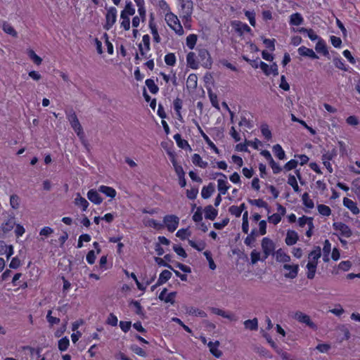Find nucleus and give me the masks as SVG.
Instances as JSON below:
<instances>
[{
    "label": "nucleus",
    "instance_id": "1",
    "mask_svg": "<svg viewBox=\"0 0 360 360\" xmlns=\"http://www.w3.org/2000/svg\"><path fill=\"white\" fill-rule=\"evenodd\" d=\"M165 20L167 25L177 34L181 36L184 34V29L177 16L169 12L165 15Z\"/></svg>",
    "mask_w": 360,
    "mask_h": 360
},
{
    "label": "nucleus",
    "instance_id": "2",
    "mask_svg": "<svg viewBox=\"0 0 360 360\" xmlns=\"http://www.w3.org/2000/svg\"><path fill=\"white\" fill-rule=\"evenodd\" d=\"M179 223V218L177 216L174 214L166 215L163 219V224L159 223V230L166 227L169 232L172 233L177 229Z\"/></svg>",
    "mask_w": 360,
    "mask_h": 360
},
{
    "label": "nucleus",
    "instance_id": "3",
    "mask_svg": "<svg viewBox=\"0 0 360 360\" xmlns=\"http://www.w3.org/2000/svg\"><path fill=\"white\" fill-rule=\"evenodd\" d=\"M66 117L70 123L71 127L78 136L83 134L82 127L77 117V115L73 109H69L65 111Z\"/></svg>",
    "mask_w": 360,
    "mask_h": 360
},
{
    "label": "nucleus",
    "instance_id": "4",
    "mask_svg": "<svg viewBox=\"0 0 360 360\" xmlns=\"http://www.w3.org/2000/svg\"><path fill=\"white\" fill-rule=\"evenodd\" d=\"M198 58L201 65L207 69H210L212 65V60L209 51L205 49H200L198 51Z\"/></svg>",
    "mask_w": 360,
    "mask_h": 360
},
{
    "label": "nucleus",
    "instance_id": "5",
    "mask_svg": "<svg viewBox=\"0 0 360 360\" xmlns=\"http://www.w3.org/2000/svg\"><path fill=\"white\" fill-rule=\"evenodd\" d=\"M107 9L105 15V23L103 28L105 30H109L116 22L117 11L115 7H110Z\"/></svg>",
    "mask_w": 360,
    "mask_h": 360
},
{
    "label": "nucleus",
    "instance_id": "6",
    "mask_svg": "<svg viewBox=\"0 0 360 360\" xmlns=\"http://www.w3.org/2000/svg\"><path fill=\"white\" fill-rule=\"evenodd\" d=\"M295 319H296L297 321L305 323L307 326H309L310 328L316 330L317 329V326L311 320L309 316L301 312V311H296L294 315Z\"/></svg>",
    "mask_w": 360,
    "mask_h": 360
},
{
    "label": "nucleus",
    "instance_id": "7",
    "mask_svg": "<svg viewBox=\"0 0 360 360\" xmlns=\"http://www.w3.org/2000/svg\"><path fill=\"white\" fill-rule=\"evenodd\" d=\"M333 228L335 231H340V235L343 237L349 238L352 235V231L347 224L342 222H334Z\"/></svg>",
    "mask_w": 360,
    "mask_h": 360
},
{
    "label": "nucleus",
    "instance_id": "8",
    "mask_svg": "<svg viewBox=\"0 0 360 360\" xmlns=\"http://www.w3.org/2000/svg\"><path fill=\"white\" fill-rule=\"evenodd\" d=\"M261 245L263 250V253L265 255V256L274 255V252H276L274 251L275 244L272 240L267 237H265L262 239Z\"/></svg>",
    "mask_w": 360,
    "mask_h": 360
},
{
    "label": "nucleus",
    "instance_id": "9",
    "mask_svg": "<svg viewBox=\"0 0 360 360\" xmlns=\"http://www.w3.org/2000/svg\"><path fill=\"white\" fill-rule=\"evenodd\" d=\"M283 268V269L288 271V273H285L284 274V276L286 278L293 279L297 276L299 271L298 264H284Z\"/></svg>",
    "mask_w": 360,
    "mask_h": 360
},
{
    "label": "nucleus",
    "instance_id": "10",
    "mask_svg": "<svg viewBox=\"0 0 360 360\" xmlns=\"http://www.w3.org/2000/svg\"><path fill=\"white\" fill-rule=\"evenodd\" d=\"M216 176H221L223 179H219L217 181L218 185V191H219V194L224 195L229 190L230 186H226L227 181H226V176L221 173V172H217L215 174Z\"/></svg>",
    "mask_w": 360,
    "mask_h": 360
},
{
    "label": "nucleus",
    "instance_id": "11",
    "mask_svg": "<svg viewBox=\"0 0 360 360\" xmlns=\"http://www.w3.org/2000/svg\"><path fill=\"white\" fill-rule=\"evenodd\" d=\"M176 295V292H167V289L165 288L159 294V300L173 304L175 302Z\"/></svg>",
    "mask_w": 360,
    "mask_h": 360
},
{
    "label": "nucleus",
    "instance_id": "12",
    "mask_svg": "<svg viewBox=\"0 0 360 360\" xmlns=\"http://www.w3.org/2000/svg\"><path fill=\"white\" fill-rule=\"evenodd\" d=\"M231 25L234 27L236 32L239 36H242L244 32H251V28L246 24L239 20H234L231 22Z\"/></svg>",
    "mask_w": 360,
    "mask_h": 360
},
{
    "label": "nucleus",
    "instance_id": "13",
    "mask_svg": "<svg viewBox=\"0 0 360 360\" xmlns=\"http://www.w3.org/2000/svg\"><path fill=\"white\" fill-rule=\"evenodd\" d=\"M315 50L318 53H321L328 59L330 58L329 51L326 41L323 39H319L315 46Z\"/></svg>",
    "mask_w": 360,
    "mask_h": 360
},
{
    "label": "nucleus",
    "instance_id": "14",
    "mask_svg": "<svg viewBox=\"0 0 360 360\" xmlns=\"http://www.w3.org/2000/svg\"><path fill=\"white\" fill-rule=\"evenodd\" d=\"M193 122H195V125L197 126L202 137L203 138L204 141L206 142V143L217 154L219 153V150L217 148V147L214 145V143L210 140V139L208 137V136L202 130L201 127H200L198 122L193 120Z\"/></svg>",
    "mask_w": 360,
    "mask_h": 360
},
{
    "label": "nucleus",
    "instance_id": "15",
    "mask_svg": "<svg viewBox=\"0 0 360 360\" xmlns=\"http://www.w3.org/2000/svg\"><path fill=\"white\" fill-rule=\"evenodd\" d=\"M297 52L299 55H300L301 56L309 57L311 59L319 58L318 55L311 49H309L304 46H300L297 49Z\"/></svg>",
    "mask_w": 360,
    "mask_h": 360
},
{
    "label": "nucleus",
    "instance_id": "16",
    "mask_svg": "<svg viewBox=\"0 0 360 360\" xmlns=\"http://www.w3.org/2000/svg\"><path fill=\"white\" fill-rule=\"evenodd\" d=\"M87 198L91 202L96 205H100L103 201V198L99 195L98 191L95 189H90L88 191Z\"/></svg>",
    "mask_w": 360,
    "mask_h": 360
},
{
    "label": "nucleus",
    "instance_id": "17",
    "mask_svg": "<svg viewBox=\"0 0 360 360\" xmlns=\"http://www.w3.org/2000/svg\"><path fill=\"white\" fill-rule=\"evenodd\" d=\"M166 266L168 269H169L172 271H173L174 272V274H176V276L177 277H179L182 281H187V278L188 277H187L186 274H183L180 273L179 271L175 270L171 264L167 263L164 259H162V258L159 257V266Z\"/></svg>",
    "mask_w": 360,
    "mask_h": 360
},
{
    "label": "nucleus",
    "instance_id": "18",
    "mask_svg": "<svg viewBox=\"0 0 360 360\" xmlns=\"http://www.w3.org/2000/svg\"><path fill=\"white\" fill-rule=\"evenodd\" d=\"M174 139L176 141L177 146L180 148L188 150L189 151L192 150V148L190 146L188 142L186 140L183 139L180 134H176L174 136Z\"/></svg>",
    "mask_w": 360,
    "mask_h": 360
},
{
    "label": "nucleus",
    "instance_id": "19",
    "mask_svg": "<svg viewBox=\"0 0 360 360\" xmlns=\"http://www.w3.org/2000/svg\"><path fill=\"white\" fill-rule=\"evenodd\" d=\"M343 205L347 209H349L354 214H358L359 213V209L356 205V203L347 198H344Z\"/></svg>",
    "mask_w": 360,
    "mask_h": 360
},
{
    "label": "nucleus",
    "instance_id": "20",
    "mask_svg": "<svg viewBox=\"0 0 360 360\" xmlns=\"http://www.w3.org/2000/svg\"><path fill=\"white\" fill-rule=\"evenodd\" d=\"M298 239L299 237L297 233L295 231L289 230L287 232L285 241L288 245H292L297 243Z\"/></svg>",
    "mask_w": 360,
    "mask_h": 360
},
{
    "label": "nucleus",
    "instance_id": "21",
    "mask_svg": "<svg viewBox=\"0 0 360 360\" xmlns=\"http://www.w3.org/2000/svg\"><path fill=\"white\" fill-rule=\"evenodd\" d=\"M274 255L276 256V261L278 262L287 263L290 261V257L285 252H284V251L281 248L277 250L274 252Z\"/></svg>",
    "mask_w": 360,
    "mask_h": 360
},
{
    "label": "nucleus",
    "instance_id": "22",
    "mask_svg": "<svg viewBox=\"0 0 360 360\" xmlns=\"http://www.w3.org/2000/svg\"><path fill=\"white\" fill-rule=\"evenodd\" d=\"M196 56L194 52H189L186 56L187 65L191 69L196 70L198 68V62L195 60Z\"/></svg>",
    "mask_w": 360,
    "mask_h": 360
},
{
    "label": "nucleus",
    "instance_id": "23",
    "mask_svg": "<svg viewBox=\"0 0 360 360\" xmlns=\"http://www.w3.org/2000/svg\"><path fill=\"white\" fill-rule=\"evenodd\" d=\"M219 345V342L218 340H217L215 342L210 341L207 344V346L210 348V351L211 354L217 358H219L222 355V352L217 349Z\"/></svg>",
    "mask_w": 360,
    "mask_h": 360
},
{
    "label": "nucleus",
    "instance_id": "24",
    "mask_svg": "<svg viewBox=\"0 0 360 360\" xmlns=\"http://www.w3.org/2000/svg\"><path fill=\"white\" fill-rule=\"evenodd\" d=\"M204 211L205 217L207 219L214 220L218 214L217 210L214 209L211 205L206 206L204 209Z\"/></svg>",
    "mask_w": 360,
    "mask_h": 360
},
{
    "label": "nucleus",
    "instance_id": "25",
    "mask_svg": "<svg viewBox=\"0 0 360 360\" xmlns=\"http://www.w3.org/2000/svg\"><path fill=\"white\" fill-rule=\"evenodd\" d=\"M259 236V232L257 229H253L250 233L245 239V244L247 246L252 247L253 243L256 240V238Z\"/></svg>",
    "mask_w": 360,
    "mask_h": 360
},
{
    "label": "nucleus",
    "instance_id": "26",
    "mask_svg": "<svg viewBox=\"0 0 360 360\" xmlns=\"http://www.w3.org/2000/svg\"><path fill=\"white\" fill-rule=\"evenodd\" d=\"M214 186L212 183H210L208 186H203L201 191L202 198L204 199H207L210 198L212 193L214 192Z\"/></svg>",
    "mask_w": 360,
    "mask_h": 360
},
{
    "label": "nucleus",
    "instance_id": "27",
    "mask_svg": "<svg viewBox=\"0 0 360 360\" xmlns=\"http://www.w3.org/2000/svg\"><path fill=\"white\" fill-rule=\"evenodd\" d=\"M304 22V18L300 13H295L290 16V25L298 26Z\"/></svg>",
    "mask_w": 360,
    "mask_h": 360
},
{
    "label": "nucleus",
    "instance_id": "28",
    "mask_svg": "<svg viewBox=\"0 0 360 360\" xmlns=\"http://www.w3.org/2000/svg\"><path fill=\"white\" fill-rule=\"evenodd\" d=\"M75 204L82 207V211H86L89 205V202L84 198L82 197L79 193L77 194V197L75 199Z\"/></svg>",
    "mask_w": 360,
    "mask_h": 360
},
{
    "label": "nucleus",
    "instance_id": "29",
    "mask_svg": "<svg viewBox=\"0 0 360 360\" xmlns=\"http://www.w3.org/2000/svg\"><path fill=\"white\" fill-rule=\"evenodd\" d=\"M179 4L181 6V11H183L184 13L188 15L186 11H193V1L192 0H179Z\"/></svg>",
    "mask_w": 360,
    "mask_h": 360
},
{
    "label": "nucleus",
    "instance_id": "30",
    "mask_svg": "<svg viewBox=\"0 0 360 360\" xmlns=\"http://www.w3.org/2000/svg\"><path fill=\"white\" fill-rule=\"evenodd\" d=\"M1 28L6 34H10L15 38L18 37V32L10 23L6 21L3 22Z\"/></svg>",
    "mask_w": 360,
    "mask_h": 360
},
{
    "label": "nucleus",
    "instance_id": "31",
    "mask_svg": "<svg viewBox=\"0 0 360 360\" xmlns=\"http://www.w3.org/2000/svg\"><path fill=\"white\" fill-rule=\"evenodd\" d=\"M188 15L184 13L183 11L179 12V15L182 18L183 23L186 28L190 29L191 27V15L193 11H186Z\"/></svg>",
    "mask_w": 360,
    "mask_h": 360
},
{
    "label": "nucleus",
    "instance_id": "32",
    "mask_svg": "<svg viewBox=\"0 0 360 360\" xmlns=\"http://www.w3.org/2000/svg\"><path fill=\"white\" fill-rule=\"evenodd\" d=\"M321 252L320 247H316V250L311 251L308 256L309 262H314L318 264V259L321 257Z\"/></svg>",
    "mask_w": 360,
    "mask_h": 360
},
{
    "label": "nucleus",
    "instance_id": "33",
    "mask_svg": "<svg viewBox=\"0 0 360 360\" xmlns=\"http://www.w3.org/2000/svg\"><path fill=\"white\" fill-rule=\"evenodd\" d=\"M98 191L112 198H115L116 195V191L113 188L106 186H101L98 188Z\"/></svg>",
    "mask_w": 360,
    "mask_h": 360
},
{
    "label": "nucleus",
    "instance_id": "34",
    "mask_svg": "<svg viewBox=\"0 0 360 360\" xmlns=\"http://www.w3.org/2000/svg\"><path fill=\"white\" fill-rule=\"evenodd\" d=\"M272 149L275 156L277 157L279 160L286 159L285 151L283 150L280 144L274 145Z\"/></svg>",
    "mask_w": 360,
    "mask_h": 360
},
{
    "label": "nucleus",
    "instance_id": "35",
    "mask_svg": "<svg viewBox=\"0 0 360 360\" xmlns=\"http://www.w3.org/2000/svg\"><path fill=\"white\" fill-rule=\"evenodd\" d=\"M243 324L246 329L250 330H257L258 329V320L257 318L246 320L244 321Z\"/></svg>",
    "mask_w": 360,
    "mask_h": 360
},
{
    "label": "nucleus",
    "instance_id": "36",
    "mask_svg": "<svg viewBox=\"0 0 360 360\" xmlns=\"http://www.w3.org/2000/svg\"><path fill=\"white\" fill-rule=\"evenodd\" d=\"M317 267V263L308 262L307 264V268L308 271L307 273V277L309 279H313L315 276L316 271Z\"/></svg>",
    "mask_w": 360,
    "mask_h": 360
},
{
    "label": "nucleus",
    "instance_id": "37",
    "mask_svg": "<svg viewBox=\"0 0 360 360\" xmlns=\"http://www.w3.org/2000/svg\"><path fill=\"white\" fill-rule=\"evenodd\" d=\"M198 77L195 74H190L187 81L186 86L188 89H195L197 87Z\"/></svg>",
    "mask_w": 360,
    "mask_h": 360
},
{
    "label": "nucleus",
    "instance_id": "38",
    "mask_svg": "<svg viewBox=\"0 0 360 360\" xmlns=\"http://www.w3.org/2000/svg\"><path fill=\"white\" fill-rule=\"evenodd\" d=\"M248 202L250 205H255L258 207H264L266 210H267L268 213L270 212V209H269V207L267 202H266L265 201H264L262 199H257V200L248 199Z\"/></svg>",
    "mask_w": 360,
    "mask_h": 360
},
{
    "label": "nucleus",
    "instance_id": "39",
    "mask_svg": "<svg viewBox=\"0 0 360 360\" xmlns=\"http://www.w3.org/2000/svg\"><path fill=\"white\" fill-rule=\"evenodd\" d=\"M192 162L194 165L201 168H206L208 165V163L207 162L202 161L200 155L197 153H195L192 156Z\"/></svg>",
    "mask_w": 360,
    "mask_h": 360
},
{
    "label": "nucleus",
    "instance_id": "40",
    "mask_svg": "<svg viewBox=\"0 0 360 360\" xmlns=\"http://www.w3.org/2000/svg\"><path fill=\"white\" fill-rule=\"evenodd\" d=\"M172 274L169 270L162 271L159 275V286L166 283L172 276Z\"/></svg>",
    "mask_w": 360,
    "mask_h": 360
},
{
    "label": "nucleus",
    "instance_id": "41",
    "mask_svg": "<svg viewBox=\"0 0 360 360\" xmlns=\"http://www.w3.org/2000/svg\"><path fill=\"white\" fill-rule=\"evenodd\" d=\"M27 54L28 57L36 65H39L41 63V62H42L41 58H40L39 56H37L32 49H28L27 51Z\"/></svg>",
    "mask_w": 360,
    "mask_h": 360
},
{
    "label": "nucleus",
    "instance_id": "42",
    "mask_svg": "<svg viewBox=\"0 0 360 360\" xmlns=\"http://www.w3.org/2000/svg\"><path fill=\"white\" fill-rule=\"evenodd\" d=\"M198 40V37L195 34H189L186 37V45L190 49H193Z\"/></svg>",
    "mask_w": 360,
    "mask_h": 360
},
{
    "label": "nucleus",
    "instance_id": "43",
    "mask_svg": "<svg viewBox=\"0 0 360 360\" xmlns=\"http://www.w3.org/2000/svg\"><path fill=\"white\" fill-rule=\"evenodd\" d=\"M288 184L292 187V188L295 193L300 192V188L297 184L296 178L294 175L289 174L288 179Z\"/></svg>",
    "mask_w": 360,
    "mask_h": 360
},
{
    "label": "nucleus",
    "instance_id": "44",
    "mask_svg": "<svg viewBox=\"0 0 360 360\" xmlns=\"http://www.w3.org/2000/svg\"><path fill=\"white\" fill-rule=\"evenodd\" d=\"M15 225V222L13 218L9 219L6 223L2 224V230L4 233H8L11 231L14 226Z\"/></svg>",
    "mask_w": 360,
    "mask_h": 360
},
{
    "label": "nucleus",
    "instance_id": "45",
    "mask_svg": "<svg viewBox=\"0 0 360 360\" xmlns=\"http://www.w3.org/2000/svg\"><path fill=\"white\" fill-rule=\"evenodd\" d=\"M128 15H129L124 13V12H121L120 18L122 20L121 22V27H122L125 30H129L130 28V19Z\"/></svg>",
    "mask_w": 360,
    "mask_h": 360
},
{
    "label": "nucleus",
    "instance_id": "46",
    "mask_svg": "<svg viewBox=\"0 0 360 360\" xmlns=\"http://www.w3.org/2000/svg\"><path fill=\"white\" fill-rule=\"evenodd\" d=\"M69 345L70 340L67 337H64L58 341V349L61 352L67 350Z\"/></svg>",
    "mask_w": 360,
    "mask_h": 360
},
{
    "label": "nucleus",
    "instance_id": "47",
    "mask_svg": "<svg viewBox=\"0 0 360 360\" xmlns=\"http://www.w3.org/2000/svg\"><path fill=\"white\" fill-rule=\"evenodd\" d=\"M302 202L304 206L307 208L312 209L314 207V203L312 200L309 198L308 193H303L302 196Z\"/></svg>",
    "mask_w": 360,
    "mask_h": 360
},
{
    "label": "nucleus",
    "instance_id": "48",
    "mask_svg": "<svg viewBox=\"0 0 360 360\" xmlns=\"http://www.w3.org/2000/svg\"><path fill=\"white\" fill-rule=\"evenodd\" d=\"M261 132L267 141H269L271 139L272 134L267 124L264 123L261 125Z\"/></svg>",
    "mask_w": 360,
    "mask_h": 360
},
{
    "label": "nucleus",
    "instance_id": "49",
    "mask_svg": "<svg viewBox=\"0 0 360 360\" xmlns=\"http://www.w3.org/2000/svg\"><path fill=\"white\" fill-rule=\"evenodd\" d=\"M317 209H318L319 212L323 216L328 217V216L330 215V214H331V210L327 205H325L323 204L318 205Z\"/></svg>",
    "mask_w": 360,
    "mask_h": 360
},
{
    "label": "nucleus",
    "instance_id": "50",
    "mask_svg": "<svg viewBox=\"0 0 360 360\" xmlns=\"http://www.w3.org/2000/svg\"><path fill=\"white\" fill-rule=\"evenodd\" d=\"M333 63L337 68L344 71H348V68L346 66L342 58H335L333 59Z\"/></svg>",
    "mask_w": 360,
    "mask_h": 360
},
{
    "label": "nucleus",
    "instance_id": "51",
    "mask_svg": "<svg viewBox=\"0 0 360 360\" xmlns=\"http://www.w3.org/2000/svg\"><path fill=\"white\" fill-rule=\"evenodd\" d=\"M146 85L152 94H156L158 92V86L155 84V82L152 79H148L146 80Z\"/></svg>",
    "mask_w": 360,
    "mask_h": 360
},
{
    "label": "nucleus",
    "instance_id": "52",
    "mask_svg": "<svg viewBox=\"0 0 360 360\" xmlns=\"http://www.w3.org/2000/svg\"><path fill=\"white\" fill-rule=\"evenodd\" d=\"M263 43L265 44L266 47L269 49L271 51H274L275 50V39H266L264 37H262Z\"/></svg>",
    "mask_w": 360,
    "mask_h": 360
},
{
    "label": "nucleus",
    "instance_id": "53",
    "mask_svg": "<svg viewBox=\"0 0 360 360\" xmlns=\"http://www.w3.org/2000/svg\"><path fill=\"white\" fill-rule=\"evenodd\" d=\"M208 96L212 106L217 108V110H219L220 108L218 103L217 96L215 94H214L210 89L208 90Z\"/></svg>",
    "mask_w": 360,
    "mask_h": 360
},
{
    "label": "nucleus",
    "instance_id": "54",
    "mask_svg": "<svg viewBox=\"0 0 360 360\" xmlns=\"http://www.w3.org/2000/svg\"><path fill=\"white\" fill-rule=\"evenodd\" d=\"M191 234V232L188 230V228H186L178 230V231L176 233V237L179 238L181 240H185L188 236H190Z\"/></svg>",
    "mask_w": 360,
    "mask_h": 360
},
{
    "label": "nucleus",
    "instance_id": "55",
    "mask_svg": "<svg viewBox=\"0 0 360 360\" xmlns=\"http://www.w3.org/2000/svg\"><path fill=\"white\" fill-rule=\"evenodd\" d=\"M126 15H133L135 13V9L133 7V4L131 1H127L124 9L122 11Z\"/></svg>",
    "mask_w": 360,
    "mask_h": 360
},
{
    "label": "nucleus",
    "instance_id": "56",
    "mask_svg": "<svg viewBox=\"0 0 360 360\" xmlns=\"http://www.w3.org/2000/svg\"><path fill=\"white\" fill-rule=\"evenodd\" d=\"M337 150L335 148H333L330 151H328L326 153L323 154L322 155V160H331L333 158H335L337 155Z\"/></svg>",
    "mask_w": 360,
    "mask_h": 360
},
{
    "label": "nucleus",
    "instance_id": "57",
    "mask_svg": "<svg viewBox=\"0 0 360 360\" xmlns=\"http://www.w3.org/2000/svg\"><path fill=\"white\" fill-rule=\"evenodd\" d=\"M165 61L167 65L173 66L176 63V57L174 53H168L165 57Z\"/></svg>",
    "mask_w": 360,
    "mask_h": 360
},
{
    "label": "nucleus",
    "instance_id": "58",
    "mask_svg": "<svg viewBox=\"0 0 360 360\" xmlns=\"http://www.w3.org/2000/svg\"><path fill=\"white\" fill-rule=\"evenodd\" d=\"M250 258L252 264H255L258 261L261 260L260 252L253 250L250 253Z\"/></svg>",
    "mask_w": 360,
    "mask_h": 360
},
{
    "label": "nucleus",
    "instance_id": "59",
    "mask_svg": "<svg viewBox=\"0 0 360 360\" xmlns=\"http://www.w3.org/2000/svg\"><path fill=\"white\" fill-rule=\"evenodd\" d=\"M51 314H52V311L51 310H49L48 313H47V315H46V320H47V321L51 325L59 323H60V319L57 318V317L52 316Z\"/></svg>",
    "mask_w": 360,
    "mask_h": 360
},
{
    "label": "nucleus",
    "instance_id": "60",
    "mask_svg": "<svg viewBox=\"0 0 360 360\" xmlns=\"http://www.w3.org/2000/svg\"><path fill=\"white\" fill-rule=\"evenodd\" d=\"M173 250L178 255L184 258H186L188 256L185 250L181 246L174 245Z\"/></svg>",
    "mask_w": 360,
    "mask_h": 360
},
{
    "label": "nucleus",
    "instance_id": "61",
    "mask_svg": "<svg viewBox=\"0 0 360 360\" xmlns=\"http://www.w3.org/2000/svg\"><path fill=\"white\" fill-rule=\"evenodd\" d=\"M193 220L195 222H200L202 220V212L201 207H197L196 212L193 215Z\"/></svg>",
    "mask_w": 360,
    "mask_h": 360
},
{
    "label": "nucleus",
    "instance_id": "62",
    "mask_svg": "<svg viewBox=\"0 0 360 360\" xmlns=\"http://www.w3.org/2000/svg\"><path fill=\"white\" fill-rule=\"evenodd\" d=\"M298 162L295 160H290L284 165L283 168L286 171H290L291 169H295L297 166Z\"/></svg>",
    "mask_w": 360,
    "mask_h": 360
},
{
    "label": "nucleus",
    "instance_id": "63",
    "mask_svg": "<svg viewBox=\"0 0 360 360\" xmlns=\"http://www.w3.org/2000/svg\"><path fill=\"white\" fill-rule=\"evenodd\" d=\"M198 193V188H192L191 189L186 191V196L190 200L195 199Z\"/></svg>",
    "mask_w": 360,
    "mask_h": 360
},
{
    "label": "nucleus",
    "instance_id": "64",
    "mask_svg": "<svg viewBox=\"0 0 360 360\" xmlns=\"http://www.w3.org/2000/svg\"><path fill=\"white\" fill-rule=\"evenodd\" d=\"M281 220V217L279 214L275 213L268 217V221L274 224H278Z\"/></svg>",
    "mask_w": 360,
    "mask_h": 360
}]
</instances>
